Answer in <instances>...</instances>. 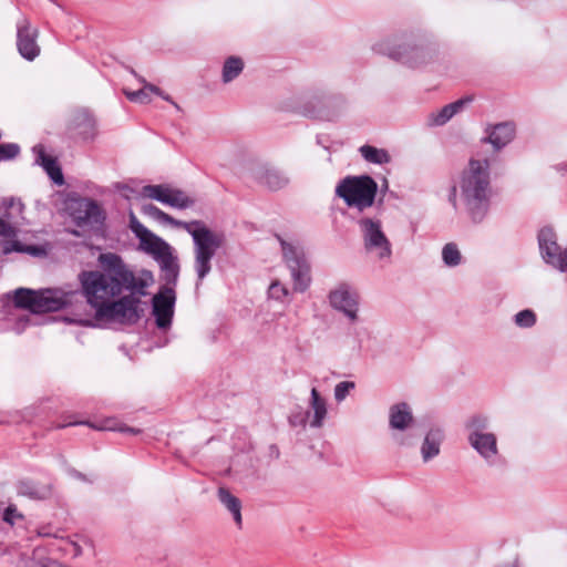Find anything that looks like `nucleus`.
I'll list each match as a JSON object with an SVG mask.
<instances>
[{
  "instance_id": "obj_39",
  "label": "nucleus",
  "mask_w": 567,
  "mask_h": 567,
  "mask_svg": "<svg viewBox=\"0 0 567 567\" xmlns=\"http://www.w3.org/2000/svg\"><path fill=\"white\" fill-rule=\"evenodd\" d=\"M2 205L6 209H16L21 215L23 213L24 205L19 199L4 198Z\"/></svg>"
},
{
  "instance_id": "obj_33",
  "label": "nucleus",
  "mask_w": 567,
  "mask_h": 567,
  "mask_svg": "<svg viewBox=\"0 0 567 567\" xmlns=\"http://www.w3.org/2000/svg\"><path fill=\"white\" fill-rule=\"evenodd\" d=\"M124 94L131 102L146 104L151 101L150 94L144 86L137 91L124 90Z\"/></svg>"
},
{
  "instance_id": "obj_37",
  "label": "nucleus",
  "mask_w": 567,
  "mask_h": 567,
  "mask_svg": "<svg viewBox=\"0 0 567 567\" xmlns=\"http://www.w3.org/2000/svg\"><path fill=\"white\" fill-rule=\"evenodd\" d=\"M551 267L561 272H567V247L560 250Z\"/></svg>"
},
{
  "instance_id": "obj_16",
  "label": "nucleus",
  "mask_w": 567,
  "mask_h": 567,
  "mask_svg": "<svg viewBox=\"0 0 567 567\" xmlns=\"http://www.w3.org/2000/svg\"><path fill=\"white\" fill-rule=\"evenodd\" d=\"M39 31L32 28L30 21L21 19L17 24V47L22 58L33 61L40 54V47L37 42Z\"/></svg>"
},
{
  "instance_id": "obj_31",
  "label": "nucleus",
  "mask_w": 567,
  "mask_h": 567,
  "mask_svg": "<svg viewBox=\"0 0 567 567\" xmlns=\"http://www.w3.org/2000/svg\"><path fill=\"white\" fill-rule=\"evenodd\" d=\"M514 322L519 328H532L536 323V313L530 309H524L514 316Z\"/></svg>"
},
{
  "instance_id": "obj_35",
  "label": "nucleus",
  "mask_w": 567,
  "mask_h": 567,
  "mask_svg": "<svg viewBox=\"0 0 567 567\" xmlns=\"http://www.w3.org/2000/svg\"><path fill=\"white\" fill-rule=\"evenodd\" d=\"M20 152V147L16 143H6L0 145V161L11 159Z\"/></svg>"
},
{
  "instance_id": "obj_1",
  "label": "nucleus",
  "mask_w": 567,
  "mask_h": 567,
  "mask_svg": "<svg viewBox=\"0 0 567 567\" xmlns=\"http://www.w3.org/2000/svg\"><path fill=\"white\" fill-rule=\"evenodd\" d=\"M99 262L103 271L80 274V282L89 305L95 309V319L121 324L136 323L143 310L141 297L154 282L150 270L133 272L115 254H101Z\"/></svg>"
},
{
  "instance_id": "obj_17",
  "label": "nucleus",
  "mask_w": 567,
  "mask_h": 567,
  "mask_svg": "<svg viewBox=\"0 0 567 567\" xmlns=\"http://www.w3.org/2000/svg\"><path fill=\"white\" fill-rule=\"evenodd\" d=\"M73 218L79 227H94L101 225L104 216L96 202L82 198L75 202Z\"/></svg>"
},
{
  "instance_id": "obj_10",
  "label": "nucleus",
  "mask_w": 567,
  "mask_h": 567,
  "mask_svg": "<svg viewBox=\"0 0 567 567\" xmlns=\"http://www.w3.org/2000/svg\"><path fill=\"white\" fill-rule=\"evenodd\" d=\"M365 252L380 261L389 260L392 255V245L382 229L379 219L369 217L358 221Z\"/></svg>"
},
{
  "instance_id": "obj_38",
  "label": "nucleus",
  "mask_w": 567,
  "mask_h": 567,
  "mask_svg": "<svg viewBox=\"0 0 567 567\" xmlns=\"http://www.w3.org/2000/svg\"><path fill=\"white\" fill-rule=\"evenodd\" d=\"M289 422L292 426L306 427L309 424V417L306 412H298L289 416Z\"/></svg>"
},
{
  "instance_id": "obj_4",
  "label": "nucleus",
  "mask_w": 567,
  "mask_h": 567,
  "mask_svg": "<svg viewBox=\"0 0 567 567\" xmlns=\"http://www.w3.org/2000/svg\"><path fill=\"white\" fill-rule=\"evenodd\" d=\"M460 199L466 215L474 224H481L491 207L492 187L489 177V161L471 159L464 169L458 184Z\"/></svg>"
},
{
  "instance_id": "obj_28",
  "label": "nucleus",
  "mask_w": 567,
  "mask_h": 567,
  "mask_svg": "<svg viewBox=\"0 0 567 567\" xmlns=\"http://www.w3.org/2000/svg\"><path fill=\"white\" fill-rule=\"evenodd\" d=\"M244 70V61L238 56H229L225 60L221 71L224 83L235 80Z\"/></svg>"
},
{
  "instance_id": "obj_8",
  "label": "nucleus",
  "mask_w": 567,
  "mask_h": 567,
  "mask_svg": "<svg viewBox=\"0 0 567 567\" xmlns=\"http://www.w3.org/2000/svg\"><path fill=\"white\" fill-rule=\"evenodd\" d=\"M280 243L282 260L290 271L293 284V290L305 292L311 282L310 265L306 258L305 251L296 240H289L277 236Z\"/></svg>"
},
{
  "instance_id": "obj_5",
  "label": "nucleus",
  "mask_w": 567,
  "mask_h": 567,
  "mask_svg": "<svg viewBox=\"0 0 567 567\" xmlns=\"http://www.w3.org/2000/svg\"><path fill=\"white\" fill-rule=\"evenodd\" d=\"M372 51L410 69L424 68L440 59L436 44L423 41L416 42L409 38L381 39L373 43Z\"/></svg>"
},
{
  "instance_id": "obj_20",
  "label": "nucleus",
  "mask_w": 567,
  "mask_h": 567,
  "mask_svg": "<svg viewBox=\"0 0 567 567\" xmlns=\"http://www.w3.org/2000/svg\"><path fill=\"white\" fill-rule=\"evenodd\" d=\"M515 125L512 122H503L491 125L486 128L487 136L484 138L493 145L495 150L505 147L515 136Z\"/></svg>"
},
{
  "instance_id": "obj_24",
  "label": "nucleus",
  "mask_w": 567,
  "mask_h": 567,
  "mask_svg": "<svg viewBox=\"0 0 567 567\" xmlns=\"http://www.w3.org/2000/svg\"><path fill=\"white\" fill-rule=\"evenodd\" d=\"M72 130L83 140L92 138L95 135V121L87 111H78L72 120Z\"/></svg>"
},
{
  "instance_id": "obj_43",
  "label": "nucleus",
  "mask_w": 567,
  "mask_h": 567,
  "mask_svg": "<svg viewBox=\"0 0 567 567\" xmlns=\"http://www.w3.org/2000/svg\"><path fill=\"white\" fill-rule=\"evenodd\" d=\"M159 96H161V97H163L165 101H168V102H171V103H174V102L172 101V99H171L168 95L164 94V92H163V91H162V95H159Z\"/></svg>"
},
{
  "instance_id": "obj_30",
  "label": "nucleus",
  "mask_w": 567,
  "mask_h": 567,
  "mask_svg": "<svg viewBox=\"0 0 567 567\" xmlns=\"http://www.w3.org/2000/svg\"><path fill=\"white\" fill-rule=\"evenodd\" d=\"M442 260L447 267H456L462 262V254L455 243H447L442 248Z\"/></svg>"
},
{
  "instance_id": "obj_27",
  "label": "nucleus",
  "mask_w": 567,
  "mask_h": 567,
  "mask_svg": "<svg viewBox=\"0 0 567 567\" xmlns=\"http://www.w3.org/2000/svg\"><path fill=\"white\" fill-rule=\"evenodd\" d=\"M17 491L19 495L33 499H44L51 495V487L49 485L39 484L33 481H20Z\"/></svg>"
},
{
  "instance_id": "obj_3",
  "label": "nucleus",
  "mask_w": 567,
  "mask_h": 567,
  "mask_svg": "<svg viewBox=\"0 0 567 567\" xmlns=\"http://www.w3.org/2000/svg\"><path fill=\"white\" fill-rule=\"evenodd\" d=\"M142 213L163 224L182 228L192 236L193 269L196 274L195 287L198 289L213 269V258L226 243L225 234L209 228L202 220L183 221L175 219L153 204L143 205Z\"/></svg>"
},
{
  "instance_id": "obj_12",
  "label": "nucleus",
  "mask_w": 567,
  "mask_h": 567,
  "mask_svg": "<svg viewBox=\"0 0 567 567\" xmlns=\"http://www.w3.org/2000/svg\"><path fill=\"white\" fill-rule=\"evenodd\" d=\"M415 424L411 406L405 402L393 404L389 409V426L392 431V439L399 445H410L409 435Z\"/></svg>"
},
{
  "instance_id": "obj_32",
  "label": "nucleus",
  "mask_w": 567,
  "mask_h": 567,
  "mask_svg": "<svg viewBox=\"0 0 567 567\" xmlns=\"http://www.w3.org/2000/svg\"><path fill=\"white\" fill-rule=\"evenodd\" d=\"M355 388L352 381H342L334 386V399L337 402H342L349 393Z\"/></svg>"
},
{
  "instance_id": "obj_42",
  "label": "nucleus",
  "mask_w": 567,
  "mask_h": 567,
  "mask_svg": "<svg viewBox=\"0 0 567 567\" xmlns=\"http://www.w3.org/2000/svg\"><path fill=\"white\" fill-rule=\"evenodd\" d=\"M456 192L457 188L453 187L450 194V202L453 204L454 207L456 206Z\"/></svg>"
},
{
  "instance_id": "obj_2",
  "label": "nucleus",
  "mask_w": 567,
  "mask_h": 567,
  "mask_svg": "<svg viewBox=\"0 0 567 567\" xmlns=\"http://www.w3.org/2000/svg\"><path fill=\"white\" fill-rule=\"evenodd\" d=\"M130 229L140 241V249L153 257L163 272L165 286H162L152 298V315L156 327L167 330L172 326L176 292L174 287L179 276L178 258L175 249L163 238L146 228L131 210L128 214Z\"/></svg>"
},
{
  "instance_id": "obj_11",
  "label": "nucleus",
  "mask_w": 567,
  "mask_h": 567,
  "mask_svg": "<svg viewBox=\"0 0 567 567\" xmlns=\"http://www.w3.org/2000/svg\"><path fill=\"white\" fill-rule=\"evenodd\" d=\"M330 307L342 313L351 323L359 321L360 295L348 282H339L328 293Z\"/></svg>"
},
{
  "instance_id": "obj_25",
  "label": "nucleus",
  "mask_w": 567,
  "mask_h": 567,
  "mask_svg": "<svg viewBox=\"0 0 567 567\" xmlns=\"http://www.w3.org/2000/svg\"><path fill=\"white\" fill-rule=\"evenodd\" d=\"M218 499L221 505L231 514L233 519L238 528L243 526L241 516V502L238 497L233 495L229 489L219 487L217 493Z\"/></svg>"
},
{
  "instance_id": "obj_21",
  "label": "nucleus",
  "mask_w": 567,
  "mask_h": 567,
  "mask_svg": "<svg viewBox=\"0 0 567 567\" xmlns=\"http://www.w3.org/2000/svg\"><path fill=\"white\" fill-rule=\"evenodd\" d=\"M538 245L544 261L551 266L561 250V247L557 243L556 233L549 227L540 229L538 234Z\"/></svg>"
},
{
  "instance_id": "obj_13",
  "label": "nucleus",
  "mask_w": 567,
  "mask_h": 567,
  "mask_svg": "<svg viewBox=\"0 0 567 567\" xmlns=\"http://www.w3.org/2000/svg\"><path fill=\"white\" fill-rule=\"evenodd\" d=\"M16 228L0 218V250L3 255L11 252L27 254L32 257H45L48 248L43 245H27L16 239Z\"/></svg>"
},
{
  "instance_id": "obj_23",
  "label": "nucleus",
  "mask_w": 567,
  "mask_h": 567,
  "mask_svg": "<svg viewBox=\"0 0 567 567\" xmlns=\"http://www.w3.org/2000/svg\"><path fill=\"white\" fill-rule=\"evenodd\" d=\"M444 441V431L440 427L430 429L421 445V456L424 463L436 457L441 452V445Z\"/></svg>"
},
{
  "instance_id": "obj_40",
  "label": "nucleus",
  "mask_w": 567,
  "mask_h": 567,
  "mask_svg": "<svg viewBox=\"0 0 567 567\" xmlns=\"http://www.w3.org/2000/svg\"><path fill=\"white\" fill-rule=\"evenodd\" d=\"M140 82L144 85V87L147 90L148 94L154 93L156 95H162V90L157 87L156 85H153L151 83H147L144 79H138Z\"/></svg>"
},
{
  "instance_id": "obj_19",
  "label": "nucleus",
  "mask_w": 567,
  "mask_h": 567,
  "mask_svg": "<svg viewBox=\"0 0 567 567\" xmlns=\"http://www.w3.org/2000/svg\"><path fill=\"white\" fill-rule=\"evenodd\" d=\"M471 102L472 97L467 96L450 103L437 111L431 112L426 117L427 126L434 127L446 124Z\"/></svg>"
},
{
  "instance_id": "obj_22",
  "label": "nucleus",
  "mask_w": 567,
  "mask_h": 567,
  "mask_svg": "<svg viewBox=\"0 0 567 567\" xmlns=\"http://www.w3.org/2000/svg\"><path fill=\"white\" fill-rule=\"evenodd\" d=\"M32 152L34 154V162L37 165L43 167L49 177L58 185H62L63 174L60 166L56 163V159L48 155L45 153L44 146L41 144H37L33 146Z\"/></svg>"
},
{
  "instance_id": "obj_9",
  "label": "nucleus",
  "mask_w": 567,
  "mask_h": 567,
  "mask_svg": "<svg viewBox=\"0 0 567 567\" xmlns=\"http://www.w3.org/2000/svg\"><path fill=\"white\" fill-rule=\"evenodd\" d=\"M468 444L476 453L493 465L498 455L497 437L489 432V420L487 416L476 414L471 416L465 424Z\"/></svg>"
},
{
  "instance_id": "obj_7",
  "label": "nucleus",
  "mask_w": 567,
  "mask_h": 567,
  "mask_svg": "<svg viewBox=\"0 0 567 567\" xmlns=\"http://www.w3.org/2000/svg\"><path fill=\"white\" fill-rule=\"evenodd\" d=\"M378 185L368 176H347L336 187V195L344 200L347 206L362 212L374 203Z\"/></svg>"
},
{
  "instance_id": "obj_14",
  "label": "nucleus",
  "mask_w": 567,
  "mask_h": 567,
  "mask_svg": "<svg viewBox=\"0 0 567 567\" xmlns=\"http://www.w3.org/2000/svg\"><path fill=\"white\" fill-rule=\"evenodd\" d=\"M142 195L177 209H185L194 204L185 192L166 184L146 185L142 188Z\"/></svg>"
},
{
  "instance_id": "obj_26",
  "label": "nucleus",
  "mask_w": 567,
  "mask_h": 567,
  "mask_svg": "<svg viewBox=\"0 0 567 567\" xmlns=\"http://www.w3.org/2000/svg\"><path fill=\"white\" fill-rule=\"evenodd\" d=\"M76 424H86L92 429L99 430V431H118L122 433H130V434H138L141 431L138 429H134L131 426H127L125 424H122L115 419H105L100 422L90 423V422H78V421H71L66 424L59 425L60 427H64L68 425H76Z\"/></svg>"
},
{
  "instance_id": "obj_18",
  "label": "nucleus",
  "mask_w": 567,
  "mask_h": 567,
  "mask_svg": "<svg viewBox=\"0 0 567 567\" xmlns=\"http://www.w3.org/2000/svg\"><path fill=\"white\" fill-rule=\"evenodd\" d=\"M306 413L309 417L310 427H322L324 420L328 415V404L327 400L320 394V392L316 388L311 389L308 410L306 411Z\"/></svg>"
},
{
  "instance_id": "obj_41",
  "label": "nucleus",
  "mask_w": 567,
  "mask_h": 567,
  "mask_svg": "<svg viewBox=\"0 0 567 567\" xmlns=\"http://www.w3.org/2000/svg\"><path fill=\"white\" fill-rule=\"evenodd\" d=\"M497 567H522V565H520L519 560L517 558H515V559L504 563Z\"/></svg>"
},
{
  "instance_id": "obj_36",
  "label": "nucleus",
  "mask_w": 567,
  "mask_h": 567,
  "mask_svg": "<svg viewBox=\"0 0 567 567\" xmlns=\"http://www.w3.org/2000/svg\"><path fill=\"white\" fill-rule=\"evenodd\" d=\"M23 516L18 512L14 505H9L3 513V520L9 525H14L18 519H22Z\"/></svg>"
},
{
  "instance_id": "obj_15",
  "label": "nucleus",
  "mask_w": 567,
  "mask_h": 567,
  "mask_svg": "<svg viewBox=\"0 0 567 567\" xmlns=\"http://www.w3.org/2000/svg\"><path fill=\"white\" fill-rule=\"evenodd\" d=\"M249 173L256 183L270 190H279L289 183L288 176L268 162L254 163L250 166Z\"/></svg>"
},
{
  "instance_id": "obj_34",
  "label": "nucleus",
  "mask_w": 567,
  "mask_h": 567,
  "mask_svg": "<svg viewBox=\"0 0 567 567\" xmlns=\"http://www.w3.org/2000/svg\"><path fill=\"white\" fill-rule=\"evenodd\" d=\"M269 297L276 300H282L288 296L289 291L286 286L280 284L278 280L271 282L268 289Z\"/></svg>"
},
{
  "instance_id": "obj_29",
  "label": "nucleus",
  "mask_w": 567,
  "mask_h": 567,
  "mask_svg": "<svg viewBox=\"0 0 567 567\" xmlns=\"http://www.w3.org/2000/svg\"><path fill=\"white\" fill-rule=\"evenodd\" d=\"M361 156L369 163L386 164L391 161V156L383 148H377L371 145H363L359 148Z\"/></svg>"
},
{
  "instance_id": "obj_6",
  "label": "nucleus",
  "mask_w": 567,
  "mask_h": 567,
  "mask_svg": "<svg viewBox=\"0 0 567 567\" xmlns=\"http://www.w3.org/2000/svg\"><path fill=\"white\" fill-rule=\"evenodd\" d=\"M76 292H63L59 289L31 290L19 288L14 292V305L32 313L58 311L69 305Z\"/></svg>"
}]
</instances>
